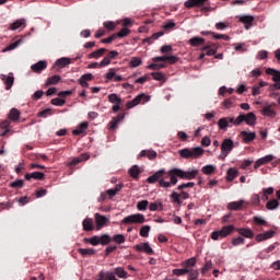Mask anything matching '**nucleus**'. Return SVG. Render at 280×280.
I'll return each instance as SVG.
<instances>
[{"label":"nucleus","mask_w":280,"mask_h":280,"mask_svg":"<svg viewBox=\"0 0 280 280\" xmlns=\"http://www.w3.org/2000/svg\"><path fill=\"white\" fill-rule=\"evenodd\" d=\"M20 27H25V20H16L9 26L12 31L20 30Z\"/></svg>","instance_id":"41"},{"label":"nucleus","mask_w":280,"mask_h":280,"mask_svg":"<svg viewBox=\"0 0 280 280\" xmlns=\"http://www.w3.org/2000/svg\"><path fill=\"white\" fill-rule=\"evenodd\" d=\"M78 253L82 257H93V255H96L97 250H95L93 248H79Z\"/></svg>","instance_id":"30"},{"label":"nucleus","mask_w":280,"mask_h":280,"mask_svg":"<svg viewBox=\"0 0 280 280\" xmlns=\"http://www.w3.org/2000/svg\"><path fill=\"white\" fill-rule=\"evenodd\" d=\"M139 174H141V168H139V165H133L129 168V176H131L133 180H139Z\"/></svg>","instance_id":"29"},{"label":"nucleus","mask_w":280,"mask_h":280,"mask_svg":"<svg viewBox=\"0 0 280 280\" xmlns=\"http://www.w3.org/2000/svg\"><path fill=\"white\" fill-rule=\"evenodd\" d=\"M151 75L153 80L158 82H165V74H163V72H152Z\"/></svg>","instance_id":"54"},{"label":"nucleus","mask_w":280,"mask_h":280,"mask_svg":"<svg viewBox=\"0 0 280 280\" xmlns=\"http://www.w3.org/2000/svg\"><path fill=\"white\" fill-rule=\"evenodd\" d=\"M108 102H110V104H121V98L113 93L108 95Z\"/></svg>","instance_id":"56"},{"label":"nucleus","mask_w":280,"mask_h":280,"mask_svg":"<svg viewBox=\"0 0 280 280\" xmlns=\"http://www.w3.org/2000/svg\"><path fill=\"white\" fill-rule=\"evenodd\" d=\"M188 275V280H196L198 279V277H200V272H198V270L195 269H189Z\"/></svg>","instance_id":"60"},{"label":"nucleus","mask_w":280,"mask_h":280,"mask_svg":"<svg viewBox=\"0 0 280 280\" xmlns=\"http://www.w3.org/2000/svg\"><path fill=\"white\" fill-rule=\"evenodd\" d=\"M84 242L86 244H91L92 246H98V244H100V236L95 235V236H92L91 238H84Z\"/></svg>","instance_id":"50"},{"label":"nucleus","mask_w":280,"mask_h":280,"mask_svg":"<svg viewBox=\"0 0 280 280\" xmlns=\"http://www.w3.org/2000/svg\"><path fill=\"white\" fill-rule=\"evenodd\" d=\"M202 174L207 176H211V174H215V166L213 165H206L201 168Z\"/></svg>","instance_id":"44"},{"label":"nucleus","mask_w":280,"mask_h":280,"mask_svg":"<svg viewBox=\"0 0 280 280\" xmlns=\"http://www.w3.org/2000/svg\"><path fill=\"white\" fill-rule=\"evenodd\" d=\"M67 65H71V59L67 57H62L55 62V67H59L60 69H65Z\"/></svg>","instance_id":"38"},{"label":"nucleus","mask_w":280,"mask_h":280,"mask_svg":"<svg viewBox=\"0 0 280 280\" xmlns=\"http://www.w3.org/2000/svg\"><path fill=\"white\" fill-rule=\"evenodd\" d=\"M24 178H26V180H30L31 178H34V180H45V173L43 172L26 173Z\"/></svg>","instance_id":"23"},{"label":"nucleus","mask_w":280,"mask_h":280,"mask_svg":"<svg viewBox=\"0 0 280 280\" xmlns=\"http://www.w3.org/2000/svg\"><path fill=\"white\" fill-rule=\"evenodd\" d=\"M272 161H275V155H272V154L265 155L264 158H260L255 162L254 168L259 170V167H261V165L272 163Z\"/></svg>","instance_id":"12"},{"label":"nucleus","mask_w":280,"mask_h":280,"mask_svg":"<svg viewBox=\"0 0 280 280\" xmlns=\"http://www.w3.org/2000/svg\"><path fill=\"white\" fill-rule=\"evenodd\" d=\"M151 230H152V228H151L150 225H143V226L140 229V236H141V237H149Z\"/></svg>","instance_id":"49"},{"label":"nucleus","mask_w":280,"mask_h":280,"mask_svg":"<svg viewBox=\"0 0 280 280\" xmlns=\"http://www.w3.org/2000/svg\"><path fill=\"white\" fill-rule=\"evenodd\" d=\"M126 117L125 114H119L118 116L114 117L109 124V130H117V126L119 125V121H124V118Z\"/></svg>","instance_id":"19"},{"label":"nucleus","mask_w":280,"mask_h":280,"mask_svg":"<svg viewBox=\"0 0 280 280\" xmlns=\"http://www.w3.org/2000/svg\"><path fill=\"white\" fill-rule=\"evenodd\" d=\"M95 222H96V231H102V229H104V226H106V223L108 222V219L105 215L96 213L95 214Z\"/></svg>","instance_id":"16"},{"label":"nucleus","mask_w":280,"mask_h":280,"mask_svg":"<svg viewBox=\"0 0 280 280\" xmlns=\"http://www.w3.org/2000/svg\"><path fill=\"white\" fill-rule=\"evenodd\" d=\"M1 80L5 84L7 91H10V89H12V86H14V74H12V73H10L9 75L2 74Z\"/></svg>","instance_id":"17"},{"label":"nucleus","mask_w":280,"mask_h":280,"mask_svg":"<svg viewBox=\"0 0 280 280\" xmlns=\"http://www.w3.org/2000/svg\"><path fill=\"white\" fill-rule=\"evenodd\" d=\"M61 78L58 74H55L52 77L47 78L46 80V86H51L58 84L60 82Z\"/></svg>","instance_id":"39"},{"label":"nucleus","mask_w":280,"mask_h":280,"mask_svg":"<svg viewBox=\"0 0 280 280\" xmlns=\"http://www.w3.org/2000/svg\"><path fill=\"white\" fill-rule=\"evenodd\" d=\"M130 34V30L127 27H124L120 32L116 34V38H126Z\"/></svg>","instance_id":"61"},{"label":"nucleus","mask_w":280,"mask_h":280,"mask_svg":"<svg viewBox=\"0 0 280 280\" xmlns=\"http://www.w3.org/2000/svg\"><path fill=\"white\" fill-rule=\"evenodd\" d=\"M114 275H117L119 279H128V271L124 267H117L114 269Z\"/></svg>","instance_id":"37"},{"label":"nucleus","mask_w":280,"mask_h":280,"mask_svg":"<svg viewBox=\"0 0 280 280\" xmlns=\"http://www.w3.org/2000/svg\"><path fill=\"white\" fill-rule=\"evenodd\" d=\"M244 121L247 126H255V124H257V116L255 113L250 112L247 114H241L236 117V124H238V126H242Z\"/></svg>","instance_id":"5"},{"label":"nucleus","mask_w":280,"mask_h":280,"mask_svg":"<svg viewBox=\"0 0 280 280\" xmlns=\"http://www.w3.org/2000/svg\"><path fill=\"white\" fill-rule=\"evenodd\" d=\"M231 244L234 246H242V245L246 244V240H244V237H242V236H237V237L232 238Z\"/></svg>","instance_id":"53"},{"label":"nucleus","mask_w":280,"mask_h":280,"mask_svg":"<svg viewBox=\"0 0 280 280\" xmlns=\"http://www.w3.org/2000/svg\"><path fill=\"white\" fill-rule=\"evenodd\" d=\"M209 270H213V262L211 260H207L201 268V275H207Z\"/></svg>","instance_id":"46"},{"label":"nucleus","mask_w":280,"mask_h":280,"mask_svg":"<svg viewBox=\"0 0 280 280\" xmlns=\"http://www.w3.org/2000/svg\"><path fill=\"white\" fill-rule=\"evenodd\" d=\"M21 117V112L16 108H11L10 113H9V119L10 121H19Z\"/></svg>","instance_id":"36"},{"label":"nucleus","mask_w":280,"mask_h":280,"mask_svg":"<svg viewBox=\"0 0 280 280\" xmlns=\"http://www.w3.org/2000/svg\"><path fill=\"white\" fill-rule=\"evenodd\" d=\"M106 51H108V49H106V48L97 49V50L91 52L90 55H88V58L90 60L93 58H95L97 60V58H102V56H104V54H106Z\"/></svg>","instance_id":"32"},{"label":"nucleus","mask_w":280,"mask_h":280,"mask_svg":"<svg viewBox=\"0 0 280 280\" xmlns=\"http://www.w3.org/2000/svg\"><path fill=\"white\" fill-rule=\"evenodd\" d=\"M261 202V197L257 194L252 196V205H254L255 207H259Z\"/></svg>","instance_id":"63"},{"label":"nucleus","mask_w":280,"mask_h":280,"mask_svg":"<svg viewBox=\"0 0 280 280\" xmlns=\"http://www.w3.org/2000/svg\"><path fill=\"white\" fill-rule=\"evenodd\" d=\"M235 231H237L235 225H233V224L225 225L219 231H213L211 233V240H214L215 242L218 240H224V237H229V235H233V233H235Z\"/></svg>","instance_id":"2"},{"label":"nucleus","mask_w":280,"mask_h":280,"mask_svg":"<svg viewBox=\"0 0 280 280\" xmlns=\"http://www.w3.org/2000/svg\"><path fill=\"white\" fill-rule=\"evenodd\" d=\"M93 80L92 73H85L79 79V84H81L82 89H89V82Z\"/></svg>","instance_id":"25"},{"label":"nucleus","mask_w":280,"mask_h":280,"mask_svg":"<svg viewBox=\"0 0 280 280\" xmlns=\"http://www.w3.org/2000/svg\"><path fill=\"white\" fill-rule=\"evenodd\" d=\"M90 156L86 153L81 154L79 158H74L71 161V165H78L79 163H82V161H89Z\"/></svg>","instance_id":"43"},{"label":"nucleus","mask_w":280,"mask_h":280,"mask_svg":"<svg viewBox=\"0 0 280 280\" xmlns=\"http://www.w3.org/2000/svg\"><path fill=\"white\" fill-rule=\"evenodd\" d=\"M244 207V200L233 201L228 205L230 211H240Z\"/></svg>","instance_id":"31"},{"label":"nucleus","mask_w":280,"mask_h":280,"mask_svg":"<svg viewBox=\"0 0 280 280\" xmlns=\"http://www.w3.org/2000/svg\"><path fill=\"white\" fill-rule=\"evenodd\" d=\"M145 215L141 213L130 214L121 220V224H143Z\"/></svg>","instance_id":"8"},{"label":"nucleus","mask_w":280,"mask_h":280,"mask_svg":"<svg viewBox=\"0 0 280 280\" xmlns=\"http://www.w3.org/2000/svg\"><path fill=\"white\" fill-rule=\"evenodd\" d=\"M271 237H275V231L272 230L256 235V242H265V240H271Z\"/></svg>","instance_id":"26"},{"label":"nucleus","mask_w":280,"mask_h":280,"mask_svg":"<svg viewBox=\"0 0 280 280\" xmlns=\"http://www.w3.org/2000/svg\"><path fill=\"white\" fill-rule=\"evenodd\" d=\"M98 241L102 246H108V244L113 242V238H110L108 234H103L98 236Z\"/></svg>","instance_id":"42"},{"label":"nucleus","mask_w":280,"mask_h":280,"mask_svg":"<svg viewBox=\"0 0 280 280\" xmlns=\"http://www.w3.org/2000/svg\"><path fill=\"white\" fill-rule=\"evenodd\" d=\"M236 233H238L243 237H246L247 240H253V237H255V233H253V230L247 228H237Z\"/></svg>","instance_id":"18"},{"label":"nucleus","mask_w":280,"mask_h":280,"mask_svg":"<svg viewBox=\"0 0 280 280\" xmlns=\"http://www.w3.org/2000/svg\"><path fill=\"white\" fill-rule=\"evenodd\" d=\"M196 262H197L196 258L191 257V258L185 260L183 262V266L189 270V268H194V266H196Z\"/></svg>","instance_id":"51"},{"label":"nucleus","mask_w":280,"mask_h":280,"mask_svg":"<svg viewBox=\"0 0 280 280\" xmlns=\"http://www.w3.org/2000/svg\"><path fill=\"white\" fill-rule=\"evenodd\" d=\"M51 104L52 106H62L63 104H66V101L57 97L51 100Z\"/></svg>","instance_id":"64"},{"label":"nucleus","mask_w":280,"mask_h":280,"mask_svg":"<svg viewBox=\"0 0 280 280\" xmlns=\"http://www.w3.org/2000/svg\"><path fill=\"white\" fill-rule=\"evenodd\" d=\"M139 253H147V255H154V249L150 247V243H141L135 246Z\"/></svg>","instance_id":"15"},{"label":"nucleus","mask_w":280,"mask_h":280,"mask_svg":"<svg viewBox=\"0 0 280 280\" xmlns=\"http://www.w3.org/2000/svg\"><path fill=\"white\" fill-rule=\"evenodd\" d=\"M83 231H93L95 226L93 225V219L86 218L82 222Z\"/></svg>","instance_id":"34"},{"label":"nucleus","mask_w":280,"mask_h":280,"mask_svg":"<svg viewBox=\"0 0 280 280\" xmlns=\"http://www.w3.org/2000/svg\"><path fill=\"white\" fill-rule=\"evenodd\" d=\"M237 19L240 23H243V25H245V30H250L255 21V18L253 15H241L237 16Z\"/></svg>","instance_id":"13"},{"label":"nucleus","mask_w":280,"mask_h":280,"mask_svg":"<svg viewBox=\"0 0 280 280\" xmlns=\"http://www.w3.org/2000/svg\"><path fill=\"white\" fill-rule=\"evenodd\" d=\"M261 115H264L265 117H270L271 119H275V117H277V112H275V108H272V105H267L262 107Z\"/></svg>","instance_id":"20"},{"label":"nucleus","mask_w":280,"mask_h":280,"mask_svg":"<svg viewBox=\"0 0 280 280\" xmlns=\"http://www.w3.org/2000/svg\"><path fill=\"white\" fill-rule=\"evenodd\" d=\"M113 242L116 244H124L126 242V236H124V234H116L113 237Z\"/></svg>","instance_id":"58"},{"label":"nucleus","mask_w":280,"mask_h":280,"mask_svg":"<svg viewBox=\"0 0 280 280\" xmlns=\"http://www.w3.org/2000/svg\"><path fill=\"white\" fill-rule=\"evenodd\" d=\"M278 208H279V200L277 199H271L266 203V209H268V211H275V209H278Z\"/></svg>","instance_id":"40"},{"label":"nucleus","mask_w":280,"mask_h":280,"mask_svg":"<svg viewBox=\"0 0 280 280\" xmlns=\"http://www.w3.org/2000/svg\"><path fill=\"white\" fill-rule=\"evenodd\" d=\"M184 5L187 10H191L192 8H202V5H209V0H187Z\"/></svg>","instance_id":"11"},{"label":"nucleus","mask_w":280,"mask_h":280,"mask_svg":"<svg viewBox=\"0 0 280 280\" xmlns=\"http://www.w3.org/2000/svg\"><path fill=\"white\" fill-rule=\"evenodd\" d=\"M233 148H235V142H233V139H231V138L224 139L223 142L221 143L220 159H222V161H224V159H226V156H229V154H231V152H233Z\"/></svg>","instance_id":"6"},{"label":"nucleus","mask_w":280,"mask_h":280,"mask_svg":"<svg viewBox=\"0 0 280 280\" xmlns=\"http://www.w3.org/2000/svg\"><path fill=\"white\" fill-rule=\"evenodd\" d=\"M165 170H160L158 172H155L153 175L149 176L147 178V183H149L150 185H154V183L159 182V185L161 186V180H165V178H163V176H165Z\"/></svg>","instance_id":"10"},{"label":"nucleus","mask_w":280,"mask_h":280,"mask_svg":"<svg viewBox=\"0 0 280 280\" xmlns=\"http://www.w3.org/2000/svg\"><path fill=\"white\" fill-rule=\"evenodd\" d=\"M171 198L173 199V202H176L177 205H183V201L180 200V195L176 191H173L171 194Z\"/></svg>","instance_id":"62"},{"label":"nucleus","mask_w":280,"mask_h":280,"mask_svg":"<svg viewBox=\"0 0 280 280\" xmlns=\"http://www.w3.org/2000/svg\"><path fill=\"white\" fill-rule=\"evenodd\" d=\"M141 102H142V104H145L147 102H150V96L145 95L144 93L139 94L132 101H130L126 104V108L128 110H130V108H135V106H139V104H141Z\"/></svg>","instance_id":"9"},{"label":"nucleus","mask_w":280,"mask_h":280,"mask_svg":"<svg viewBox=\"0 0 280 280\" xmlns=\"http://www.w3.org/2000/svg\"><path fill=\"white\" fill-rule=\"evenodd\" d=\"M150 211H163V203L162 202H151L149 205Z\"/></svg>","instance_id":"48"},{"label":"nucleus","mask_w":280,"mask_h":280,"mask_svg":"<svg viewBox=\"0 0 280 280\" xmlns=\"http://www.w3.org/2000/svg\"><path fill=\"white\" fill-rule=\"evenodd\" d=\"M31 69L32 71H34V73H42L43 71H45V69H47V61H38L32 65Z\"/></svg>","instance_id":"22"},{"label":"nucleus","mask_w":280,"mask_h":280,"mask_svg":"<svg viewBox=\"0 0 280 280\" xmlns=\"http://www.w3.org/2000/svg\"><path fill=\"white\" fill-rule=\"evenodd\" d=\"M202 154H205V149L200 147H196L191 149L186 148V149L179 150V156H182V159H200Z\"/></svg>","instance_id":"3"},{"label":"nucleus","mask_w":280,"mask_h":280,"mask_svg":"<svg viewBox=\"0 0 280 280\" xmlns=\"http://www.w3.org/2000/svg\"><path fill=\"white\" fill-rule=\"evenodd\" d=\"M148 205H150V201L148 200H141L137 203V209L138 211H147L148 210Z\"/></svg>","instance_id":"52"},{"label":"nucleus","mask_w":280,"mask_h":280,"mask_svg":"<svg viewBox=\"0 0 280 280\" xmlns=\"http://www.w3.org/2000/svg\"><path fill=\"white\" fill-rule=\"evenodd\" d=\"M198 176V170L194 171H183L180 168H172L168 172H166V178H171V182H166L165 179L160 180V187H163L164 189H170L172 185L178 184V178H182V180H194Z\"/></svg>","instance_id":"1"},{"label":"nucleus","mask_w":280,"mask_h":280,"mask_svg":"<svg viewBox=\"0 0 280 280\" xmlns=\"http://www.w3.org/2000/svg\"><path fill=\"white\" fill-rule=\"evenodd\" d=\"M140 158L147 156L150 161H154L159 156L154 150H142L139 154Z\"/></svg>","instance_id":"27"},{"label":"nucleus","mask_w":280,"mask_h":280,"mask_svg":"<svg viewBox=\"0 0 280 280\" xmlns=\"http://www.w3.org/2000/svg\"><path fill=\"white\" fill-rule=\"evenodd\" d=\"M240 174V172L236 168H229L226 172V182L228 183H233V180H235V178H237V175Z\"/></svg>","instance_id":"28"},{"label":"nucleus","mask_w":280,"mask_h":280,"mask_svg":"<svg viewBox=\"0 0 280 280\" xmlns=\"http://www.w3.org/2000/svg\"><path fill=\"white\" fill-rule=\"evenodd\" d=\"M266 73L267 75H272V81L275 82L269 85V91H280V71L272 68H268L266 70Z\"/></svg>","instance_id":"4"},{"label":"nucleus","mask_w":280,"mask_h":280,"mask_svg":"<svg viewBox=\"0 0 280 280\" xmlns=\"http://www.w3.org/2000/svg\"><path fill=\"white\" fill-rule=\"evenodd\" d=\"M143 63V61L141 60V58L139 57H132L130 62H129V66L132 68V69H136V67H141V65Z\"/></svg>","instance_id":"47"},{"label":"nucleus","mask_w":280,"mask_h":280,"mask_svg":"<svg viewBox=\"0 0 280 280\" xmlns=\"http://www.w3.org/2000/svg\"><path fill=\"white\" fill-rule=\"evenodd\" d=\"M201 51H203L206 56H215V54H218V46L215 44L207 45L201 48Z\"/></svg>","instance_id":"24"},{"label":"nucleus","mask_w":280,"mask_h":280,"mask_svg":"<svg viewBox=\"0 0 280 280\" xmlns=\"http://www.w3.org/2000/svg\"><path fill=\"white\" fill-rule=\"evenodd\" d=\"M189 45H191V47H202V45H205V38L192 37L189 39Z\"/></svg>","instance_id":"35"},{"label":"nucleus","mask_w":280,"mask_h":280,"mask_svg":"<svg viewBox=\"0 0 280 280\" xmlns=\"http://www.w3.org/2000/svg\"><path fill=\"white\" fill-rule=\"evenodd\" d=\"M188 273H189V269H187L186 267L184 269H174L173 270V275H176V277H183Z\"/></svg>","instance_id":"59"},{"label":"nucleus","mask_w":280,"mask_h":280,"mask_svg":"<svg viewBox=\"0 0 280 280\" xmlns=\"http://www.w3.org/2000/svg\"><path fill=\"white\" fill-rule=\"evenodd\" d=\"M192 187H196V183L189 182V183L182 184V185L177 186V189H178V191H183L185 189H191Z\"/></svg>","instance_id":"55"},{"label":"nucleus","mask_w":280,"mask_h":280,"mask_svg":"<svg viewBox=\"0 0 280 280\" xmlns=\"http://www.w3.org/2000/svg\"><path fill=\"white\" fill-rule=\"evenodd\" d=\"M23 185H25V182H23V179H16L15 182L10 184V187H12V189H21L23 188Z\"/></svg>","instance_id":"57"},{"label":"nucleus","mask_w":280,"mask_h":280,"mask_svg":"<svg viewBox=\"0 0 280 280\" xmlns=\"http://www.w3.org/2000/svg\"><path fill=\"white\" fill-rule=\"evenodd\" d=\"M241 139H243V143H252L257 139V133L248 132V131H241L240 132Z\"/></svg>","instance_id":"14"},{"label":"nucleus","mask_w":280,"mask_h":280,"mask_svg":"<svg viewBox=\"0 0 280 280\" xmlns=\"http://www.w3.org/2000/svg\"><path fill=\"white\" fill-rule=\"evenodd\" d=\"M272 194H275V188L273 187H269V188H262V190L259 192L260 199L262 200V202H266L267 200H269L270 196H272Z\"/></svg>","instance_id":"21"},{"label":"nucleus","mask_w":280,"mask_h":280,"mask_svg":"<svg viewBox=\"0 0 280 280\" xmlns=\"http://www.w3.org/2000/svg\"><path fill=\"white\" fill-rule=\"evenodd\" d=\"M209 34L212 36V38H214L215 40H231V37L229 35H224V34H217L213 33L211 31H209Z\"/></svg>","instance_id":"45"},{"label":"nucleus","mask_w":280,"mask_h":280,"mask_svg":"<svg viewBox=\"0 0 280 280\" xmlns=\"http://www.w3.org/2000/svg\"><path fill=\"white\" fill-rule=\"evenodd\" d=\"M86 128H89V124H88L86 121L81 122V124L79 125V127L72 131V135H74V136H77V137H78L79 135H84V132L86 131Z\"/></svg>","instance_id":"33"},{"label":"nucleus","mask_w":280,"mask_h":280,"mask_svg":"<svg viewBox=\"0 0 280 280\" xmlns=\"http://www.w3.org/2000/svg\"><path fill=\"white\" fill-rule=\"evenodd\" d=\"M233 126H238L237 118L235 117H223L218 121L219 130L226 131L229 128H233Z\"/></svg>","instance_id":"7"}]
</instances>
